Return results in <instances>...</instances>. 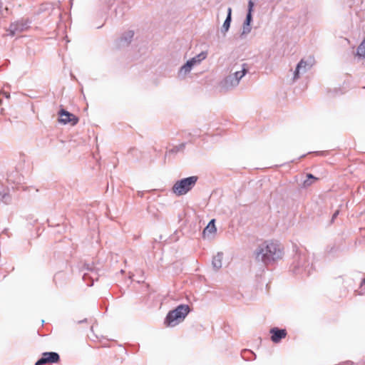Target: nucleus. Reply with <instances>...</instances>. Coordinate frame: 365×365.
Instances as JSON below:
<instances>
[{
  "label": "nucleus",
  "instance_id": "1",
  "mask_svg": "<svg viewBox=\"0 0 365 365\" xmlns=\"http://www.w3.org/2000/svg\"><path fill=\"white\" fill-rule=\"evenodd\" d=\"M254 255L257 261L268 265L283 257L284 249L277 242L265 241L258 245Z\"/></svg>",
  "mask_w": 365,
  "mask_h": 365
},
{
  "label": "nucleus",
  "instance_id": "2",
  "mask_svg": "<svg viewBox=\"0 0 365 365\" xmlns=\"http://www.w3.org/2000/svg\"><path fill=\"white\" fill-rule=\"evenodd\" d=\"M189 312L188 305L180 304L168 312L165 319V324L168 327H173L182 322Z\"/></svg>",
  "mask_w": 365,
  "mask_h": 365
},
{
  "label": "nucleus",
  "instance_id": "3",
  "mask_svg": "<svg viewBox=\"0 0 365 365\" xmlns=\"http://www.w3.org/2000/svg\"><path fill=\"white\" fill-rule=\"evenodd\" d=\"M312 267L309 265L308 255L306 252L297 254L292 264V271L296 274L309 275Z\"/></svg>",
  "mask_w": 365,
  "mask_h": 365
},
{
  "label": "nucleus",
  "instance_id": "4",
  "mask_svg": "<svg viewBox=\"0 0 365 365\" xmlns=\"http://www.w3.org/2000/svg\"><path fill=\"white\" fill-rule=\"evenodd\" d=\"M197 179V176H190L176 181L173 192L178 196L187 194L195 185Z\"/></svg>",
  "mask_w": 365,
  "mask_h": 365
},
{
  "label": "nucleus",
  "instance_id": "5",
  "mask_svg": "<svg viewBox=\"0 0 365 365\" xmlns=\"http://www.w3.org/2000/svg\"><path fill=\"white\" fill-rule=\"evenodd\" d=\"M314 64V59L312 57H309L307 59H302L297 64L294 73L293 80L296 81L299 78L302 74L305 73Z\"/></svg>",
  "mask_w": 365,
  "mask_h": 365
},
{
  "label": "nucleus",
  "instance_id": "6",
  "mask_svg": "<svg viewBox=\"0 0 365 365\" xmlns=\"http://www.w3.org/2000/svg\"><path fill=\"white\" fill-rule=\"evenodd\" d=\"M28 22L24 20H20L13 22L10 24L7 31L11 36H15L16 34L21 33L28 29Z\"/></svg>",
  "mask_w": 365,
  "mask_h": 365
},
{
  "label": "nucleus",
  "instance_id": "7",
  "mask_svg": "<svg viewBox=\"0 0 365 365\" xmlns=\"http://www.w3.org/2000/svg\"><path fill=\"white\" fill-rule=\"evenodd\" d=\"M59 360V355L56 352H45L35 365H43L47 363H55Z\"/></svg>",
  "mask_w": 365,
  "mask_h": 365
},
{
  "label": "nucleus",
  "instance_id": "8",
  "mask_svg": "<svg viewBox=\"0 0 365 365\" xmlns=\"http://www.w3.org/2000/svg\"><path fill=\"white\" fill-rule=\"evenodd\" d=\"M60 118L58 121L63 124H67L71 123V125H74L78 123V118L69 112L62 109L58 113Z\"/></svg>",
  "mask_w": 365,
  "mask_h": 365
},
{
  "label": "nucleus",
  "instance_id": "9",
  "mask_svg": "<svg viewBox=\"0 0 365 365\" xmlns=\"http://www.w3.org/2000/svg\"><path fill=\"white\" fill-rule=\"evenodd\" d=\"M220 85L221 88L224 91H229L236 88L239 83L237 82V80H235L232 73H230L220 82Z\"/></svg>",
  "mask_w": 365,
  "mask_h": 365
},
{
  "label": "nucleus",
  "instance_id": "10",
  "mask_svg": "<svg viewBox=\"0 0 365 365\" xmlns=\"http://www.w3.org/2000/svg\"><path fill=\"white\" fill-rule=\"evenodd\" d=\"M194 67L195 66L190 60L187 61V62L179 68L177 73L178 78L185 80Z\"/></svg>",
  "mask_w": 365,
  "mask_h": 365
},
{
  "label": "nucleus",
  "instance_id": "11",
  "mask_svg": "<svg viewBox=\"0 0 365 365\" xmlns=\"http://www.w3.org/2000/svg\"><path fill=\"white\" fill-rule=\"evenodd\" d=\"M269 332L271 334L272 341L276 344L280 342V341L287 336L286 329H279L277 327L271 329Z\"/></svg>",
  "mask_w": 365,
  "mask_h": 365
},
{
  "label": "nucleus",
  "instance_id": "12",
  "mask_svg": "<svg viewBox=\"0 0 365 365\" xmlns=\"http://www.w3.org/2000/svg\"><path fill=\"white\" fill-rule=\"evenodd\" d=\"M215 220L212 219L204 229L202 235L204 238H212L217 232L215 225Z\"/></svg>",
  "mask_w": 365,
  "mask_h": 365
},
{
  "label": "nucleus",
  "instance_id": "13",
  "mask_svg": "<svg viewBox=\"0 0 365 365\" xmlns=\"http://www.w3.org/2000/svg\"><path fill=\"white\" fill-rule=\"evenodd\" d=\"M231 21H232V8L229 7L227 9V15L226 19L224 21L222 26L221 28V33L223 34L224 36L226 35L227 32L229 31Z\"/></svg>",
  "mask_w": 365,
  "mask_h": 365
},
{
  "label": "nucleus",
  "instance_id": "14",
  "mask_svg": "<svg viewBox=\"0 0 365 365\" xmlns=\"http://www.w3.org/2000/svg\"><path fill=\"white\" fill-rule=\"evenodd\" d=\"M11 201V197L9 195V189L0 185V202L4 204H9Z\"/></svg>",
  "mask_w": 365,
  "mask_h": 365
},
{
  "label": "nucleus",
  "instance_id": "15",
  "mask_svg": "<svg viewBox=\"0 0 365 365\" xmlns=\"http://www.w3.org/2000/svg\"><path fill=\"white\" fill-rule=\"evenodd\" d=\"M133 36L134 32L133 31H128L125 32L120 38V46H125L128 45L130 43Z\"/></svg>",
  "mask_w": 365,
  "mask_h": 365
},
{
  "label": "nucleus",
  "instance_id": "16",
  "mask_svg": "<svg viewBox=\"0 0 365 365\" xmlns=\"http://www.w3.org/2000/svg\"><path fill=\"white\" fill-rule=\"evenodd\" d=\"M247 71V64L244 63L242 65L241 70L234 72L232 73V75L234 76L235 80H237V82L240 83V80L246 75Z\"/></svg>",
  "mask_w": 365,
  "mask_h": 365
},
{
  "label": "nucleus",
  "instance_id": "17",
  "mask_svg": "<svg viewBox=\"0 0 365 365\" xmlns=\"http://www.w3.org/2000/svg\"><path fill=\"white\" fill-rule=\"evenodd\" d=\"M207 56V51H202L199 54L195 56L194 57L191 58L190 61H191L195 66H199L203 60H205Z\"/></svg>",
  "mask_w": 365,
  "mask_h": 365
},
{
  "label": "nucleus",
  "instance_id": "18",
  "mask_svg": "<svg viewBox=\"0 0 365 365\" xmlns=\"http://www.w3.org/2000/svg\"><path fill=\"white\" fill-rule=\"evenodd\" d=\"M222 258L223 254L222 252H218L216 255L213 257L212 264L215 269L217 270L222 267Z\"/></svg>",
  "mask_w": 365,
  "mask_h": 365
},
{
  "label": "nucleus",
  "instance_id": "19",
  "mask_svg": "<svg viewBox=\"0 0 365 365\" xmlns=\"http://www.w3.org/2000/svg\"><path fill=\"white\" fill-rule=\"evenodd\" d=\"M21 180V176L18 172L11 173L7 176V181L9 183L19 184Z\"/></svg>",
  "mask_w": 365,
  "mask_h": 365
},
{
  "label": "nucleus",
  "instance_id": "20",
  "mask_svg": "<svg viewBox=\"0 0 365 365\" xmlns=\"http://www.w3.org/2000/svg\"><path fill=\"white\" fill-rule=\"evenodd\" d=\"M83 281L87 283L88 286H92L93 284L94 277L91 276L88 273H85L83 276Z\"/></svg>",
  "mask_w": 365,
  "mask_h": 365
},
{
  "label": "nucleus",
  "instance_id": "21",
  "mask_svg": "<svg viewBox=\"0 0 365 365\" xmlns=\"http://www.w3.org/2000/svg\"><path fill=\"white\" fill-rule=\"evenodd\" d=\"M251 30H252L251 25L247 26V25L243 24L242 25V31L240 34L241 37L246 36L247 34H249L251 32Z\"/></svg>",
  "mask_w": 365,
  "mask_h": 365
},
{
  "label": "nucleus",
  "instance_id": "22",
  "mask_svg": "<svg viewBox=\"0 0 365 365\" xmlns=\"http://www.w3.org/2000/svg\"><path fill=\"white\" fill-rule=\"evenodd\" d=\"M247 354H250L253 356V359H255L256 356L255 354L250 350H243L242 351V356L245 359L247 357Z\"/></svg>",
  "mask_w": 365,
  "mask_h": 365
},
{
  "label": "nucleus",
  "instance_id": "23",
  "mask_svg": "<svg viewBox=\"0 0 365 365\" xmlns=\"http://www.w3.org/2000/svg\"><path fill=\"white\" fill-rule=\"evenodd\" d=\"M310 179H316L312 174H308L307 175V180H304V186H309L310 185L312 182L311 181H309Z\"/></svg>",
  "mask_w": 365,
  "mask_h": 365
},
{
  "label": "nucleus",
  "instance_id": "24",
  "mask_svg": "<svg viewBox=\"0 0 365 365\" xmlns=\"http://www.w3.org/2000/svg\"><path fill=\"white\" fill-rule=\"evenodd\" d=\"M4 96L6 98H9L10 95L9 93H6V92H4V91H1L0 92V104L1 103V101H2V99H1V97Z\"/></svg>",
  "mask_w": 365,
  "mask_h": 365
},
{
  "label": "nucleus",
  "instance_id": "25",
  "mask_svg": "<svg viewBox=\"0 0 365 365\" xmlns=\"http://www.w3.org/2000/svg\"><path fill=\"white\" fill-rule=\"evenodd\" d=\"M250 356V354H248V356H247V360H252V359H254L253 358H251Z\"/></svg>",
  "mask_w": 365,
  "mask_h": 365
},
{
  "label": "nucleus",
  "instance_id": "26",
  "mask_svg": "<svg viewBox=\"0 0 365 365\" xmlns=\"http://www.w3.org/2000/svg\"><path fill=\"white\" fill-rule=\"evenodd\" d=\"M338 214H339V211H336V212L334 214V215H333V218L336 217V215H337Z\"/></svg>",
  "mask_w": 365,
  "mask_h": 365
},
{
  "label": "nucleus",
  "instance_id": "27",
  "mask_svg": "<svg viewBox=\"0 0 365 365\" xmlns=\"http://www.w3.org/2000/svg\"><path fill=\"white\" fill-rule=\"evenodd\" d=\"M361 284L365 287V277L363 279Z\"/></svg>",
  "mask_w": 365,
  "mask_h": 365
}]
</instances>
